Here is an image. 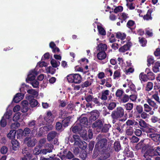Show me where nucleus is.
Instances as JSON below:
<instances>
[{
    "instance_id": "1",
    "label": "nucleus",
    "mask_w": 160,
    "mask_h": 160,
    "mask_svg": "<svg viewBox=\"0 0 160 160\" xmlns=\"http://www.w3.org/2000/svg\"><path fill=\"white\" fill-rule=\"evenodd\" d=\"M112 145V144L110 142H108V140L106 138H103L99 140L95 146L103 152L101 156L103 154L108 153L110 156V154L108 151L111 149Z\"/></svg>"
},
{
    "instance_id": "2",
    "label": "nucleus",
    "mask_w": 160,
    "mask_h": 160,
    "mask_svg": "<svg viewBox=\"0 0 160 160\" xmlns=\"http://www.w3.org/2000/svg\"><path fill=\"white\" fill-rule=\"evenodd\" d=\"M67 78L69 82L76 84L80 83L82 78L81 75L78 73H72L68 75Z\"/></svg>"
},
{
    "instance_id": "3",
    "label": "nucleus",
    "mask_w": 160,
    "mask_h": 160,
    "mask_svg": "<svg viewBox=\"0 0 160 160\" xmlns=\"http://www.w3.org/2000/svg\"><path fill=\"white\" fill-rule=\"evenodd\" d=\"M59 154V155L58 154L57 156H59L62 160L71 159L74 157L72 152L67 149H64L62 152H60Z\"/></svg>"
},
{
    "instance_id": "4",
    "label": "nucleus",
    "mask_w": 160,
    "mask_h": 160,
    "mask_svg": "<svg viewBox=\"0 0 160 160\" xmlns=\"http://www.w3.org/2000/svg\"><path fill=\"white\" fill-rule=\"evenodd\" d=\"M124 110L121 107H117L116 109L112 112L111 116L112 119H119L123 117Z\"/></svg>"
},
{
    "instance_id": "5",
    "label": "nucleus",
    "mask_w": 160,
    "mask_h": 160,
    "mask_svg": "<svg viewBox=\"0 0 160 160\" xmlns=\"http://www.w3.org/2000/svg\"><path fill=\"white\" fill-rule=\"evenodd\" d=\"M104 123V122L102 120L98 119L92 123V126L97 132H99L101 128L103 126Z\"/></svg>"
},
{
    "instance_id": "6",
    "label": "nucleus",
    "mask_w": 160,
    "mask_h": 160,
    "mask_svg": "<svg viewBox=\"0 0 160 160\" xmlns=\"http://www.w3.org/2000/svg\"><path fill=\"white\" fill-rule=\"evenodd\" d=\"M100 115L99 111L97 110L92 111L90 112V116L89 118V123H92V122L97 120Z\"/></svg>"
},
{
    "instance_id": "7",
    "label": "nucleus",
    "mask_w": 160,
    "mask_h": 160,
    "mask_svg": "<svg viewBox=\"0 0 160 160\" xmlns=\"http://www.w3.org/2000/svg\"><path fill=\"white\" fill-rule=\"evenodd\" d=\"M24 142L29 147H34L37 142L36 139L32 138L30 137H26L24 139Z\"/></svg>"
},
{
    "instance_id": "8",
    "label": "nucleus",
    "mask_w": 160,
    "mask_h": 160,
    "mask_svg": "<svg viewBox=\"0 0 160 160\" xmlns=\"http://www.w3.org/2000/svg\"><path fill=\"white\" fill-rule=\"evenodd\" d=\"M38 74V72L35 69L30 71L29 72V74L28 75V77L26 79L27 82H28L29 81H33L35 80L36 76Z\"/></svg>"
},
{
    "instance_id": "9",
    "label": "nucleus",
    "mask_w": 160,
    "mask_h": 160,
    "mask_svg": "<svg viewBox=\"0 0 160 160\" xmlns=\"http://www.w3.org/2000/svg\"><path fill=\"white\" fill-rule=\"evenodd\" d=\"M55 118L51 112L49 110L47 112L46 116L44 117V120L47 122L50 123L52 122Z\"/></svg>"
},
{
    "instance_id": "10",
    "label": "nucleus",
    "mask_w": 160,
    "mask_h": 160,
    "mask_svg": "<svg viewBox=\"0 0 160 160\" xmlns=\"http://www.w3.org/2000/svg\"><path fill=\"white\" fill-rule=\"evenodd\" d=\"M148 136L151 138L152 140L156 142V144L158 145L160 143V135L159 134L153 133L148 134Z\"/></svg>"
},
{
    "instance_id": "11",
    "label": "nucleus",
    "mask_w": 160,
    "mask_h": 160,
    "mask_svg": "<svg viewBox=\"0 0 160 160\" xmlns=\"http://www.w3.org/2000/svg\"><path fill=\"white\" fill-rule=\"evenodd\" d=\"M44 147V148L42 149V152L43 154L45 155L47 153L52 152L54 148V146L51 143H47Z\"/></svg>"
},
{
    "instance_id": "12",
    "label": "nucleus",
    "mask_w": 160,
    "mask_h": 160,
    "mask_svg": "<svg viewBox=\"0 0 160 160\" xmlns=\"http://www.w3.org/2000/svg\"><path fill=\"white\" fill-rule=\"evenodd\" d=\"M126 26L131 30L132 33L136 34V31L134 30L136 26L135 22L134 21L131 20H129L127 23Z\"/></svg>"
},
{
    "instance_id": "13",
    "label": "nucleus",
    "mask_w": 160,
    "mask_h": 160,
    "mask_svg": "<svg viewBox=\"0 0 160 160\" xmlns=\"http://www.w3.org/2000/svg\"><path fill=\"white\" fill-rule=\"evenodd\" d=\"M80 126L82 128L83 127L87 128L88 124V118L86 117H82V116L79 118Z\"/></svg>"
},
{
    "instance_id": "14",
    "label": "nucleus",
    "mask_w": 160,
    "mask_h": 160,
    "mask_svg": "<svg viewBox=\"0 0 160 160\" xmlns=\"http://www.w3.org/2000/svg\"><path fill=\"white\" fill-rule=\"evenodd\" d=\"M27 98L29 101L30 106L32 108L37 106L38 104V101L32 95L28 96Z\"/></svg>"
},
{
    "instance_id": "15",
    "label": "nucleus",
    "mask_w": 160,
    "mask_h": 160,
    "mask_svg": "<svg viewBox=\"0 0 160 160\" xmlns=\"http://www.w3.org/2000/svg\"><path fill=\"white\" fill-rule=\"evenodd\" d=\"M87 143L84 141H82L80 139H79L78 141H76L75 145L78 146L79 148L83 150L85 149L87 147Z\"/></svg>"
},
{
    "instance_id": "16",
    "label": "nucleus",
    "mask_w": 160,
    "mask_h": 160,
    "mask_svg": "<svg viewBox=\"0 0 160 160\" xmlns=\"http://www.w3.org/2000/svg\"><path fill=\"white\" fill-rule=\"evenodd\" d=\"M24 94L21 93H17L14 96L12 101L15 103L19 102L23 98Z\"/></svg>"
},
{
    "instance_id": "17",
    "label": "nucleus",
    "mask_w": 160,
    "mask_h": 160,
    "mask_svg": "<svg viewBox=\"0 0 160 160\" xmlns=\"http://www.w3.org/2000/svg\"><path fill=\"white\" fill-rule=\"evenodd\" d=\"M148 80H153L155 79L154 74L148 68H146L145 71Z\"/></svg>"
},
{
    "instance_id": "18",
    "label": "nucleus",
    "mask_w": 160,
    "mask_h": 160,
    "mask_svg": "<svg viewBox=\"0 0 160 160\" xmlns=\"http://www.w3.org/2000/svg\"><path fill=\"white\" fill-rule=\"evenodd\" d=\"M130 42H128L126 44L120 47L119 49V51L120 52H124L129 50L131 46Z\"/></svg>"
},
{
    "instance_id": "19",
    "label": "nucleus",
    "mask_w": 160,
    "mask_h": 160,
    "mask_svg": "<svg viewBox=\"0 0 160 160\" xmlns=\"http://www.w3.org/2000/svg\"><path fill=\"white\" fill-rule=\"evenodd\" d=\"M103 152L101 150H100L99 148H97L95 146L94 148L92 158H95L99 155V157H100L101 155Z\"/></svg>"
},
{
    "instance_id": "20",
    "label": "nucleus",
    "mask_w": 160,
    "mask_h": 160,
    "mask_svg": "<svg viewBox=\"0 0 160 160\" xmlns=\"http://www.w3.org/2000/svg\"><path fill=\"white\" fill-rule=\"evenodd\" d=\"M72 117L71 116H68L64 118L62 121L63 126L65 128L68 127L71 123V120Z\"/></svg>"
},
{
    "instance_id": "21",
    "label": "nucleus",
    "mask_w": 160,
    "mask_h": 160,
    "mask_svg": "<svg viewBox=\"0 0 160 160\" xmlns=\"http://www.w3.org/2000/svg\"><path fill=\"white\" fill-rule=\"evenodd\" d=\"M12 144V149L14 151L19 150L20 148V144L18 142L16 139L12 140L11 142Z\"/></svg>"
},
{
    "instance_id": "22",
    "label": "nucleus",
    "mask_w": 160,
    "mask_h": 160,
    "mask_svg": "<svg viewBox=\"0 0 160 160\" xmlns=\"http://www.w3.org/2000/svg\"><path fill=\"white\" fill-rule=\"evenodd\" d=\"M57 132L54 131H52L49 132L48 134L47 140L49 141H52L54 139L57 135Z\"/></svg>"
},
{
    "instance_id": "23",
    "label": "nucleus",
    "mask_w": 160,
    "mask_h": 160,
    "mask_svg": "<svg viewBox=\"0 0 160 160\" xmlns=\"http://www.w3.org/2000/svg\"><path fill=\"white\" fill-rule=\"evenodd\" d=\"M49 131V128L47 126L42 127L39 128V133L38 135L39 137L41 136L42 135L44 134Z\"/></svg>"
},
{
    "instance_id": "24",
    "label": "nucleus",
    "mask_w": 160,
    "mask_h": 160,
    "mask_svg": "<svg viewBox=\"0 0 160 160\" xmlns=\"http://www.w3.org/2000/svg\"><path fill=\"white\" fill-rule=\"evenodd\" d=\"M110 91L108 90L103 91L102 92L101 96L100 98L103 101H106L108 99V96L109 95Z\"/></svg>"
},
{
    "instance_id": "25",
    "label": "nucleus",
    "mask_w": 160,
    "mask_h": 160,
    "mask_svg": "<svg viewBox=\"0 0 160 160\" xmlns=\"http://www.w3.org/2000/svg\"><path fill=\"white\" fill-rule=\"evenodd\" d=\"M33 152L34 154L36 155L41 154L44 155L42 152V148H40L37 145L36 146L34 149Z\"/></svg>"
},
{
    "instance_id": "26",
    "label": "nucleus",
    "mask_w": 160,
    "mask_h": 160,
    "mask_svg": "<svg viewBox=\"0 0 160 160\" xmlns=\"http://www.w3.org/2000/svg\"><path fill=\"white\" fill-rule=\"evenodd\" d=\"M111 127V125L109 124H103V126L101 128L100 130V132L107 133L109 131V128Z\"/></svg>"
},
{
    "instance_id": "27",
    "label": "nucleus",
    "mask_w": 160,
    "mask_h": 160,
    "mask_svg": "<svg viewBox=\"0 0 160 160\" xmlns=\"http://www.w3.org/2000/svg\"><path fill=\"white\" fill-rule=\"evenodd\" d=\"M30 150L28 148H25L22 150V153L24 157H26L28 158H30L32 156Z\"/></svg>"
},
{
    "instance_id": "28",
    "label": "nucleus",
    "mask_w": 160,
    "mask_h": 160,
    "mask_svg": "<svg viewBox=\"0 0 160 160\" xmlns=\"http://www.w3.org/2000/svg\"><path fill=\"white\" fill-rule=\"evenodd\" d=\"M106 54L104 51H99L97 54V58L99 60L104 59L106 57Z\"/></svg>"
},
{
    "instance_id": "29",
    "label": "nucleus",
    "mask_w": 160,
    "mask_h": 160,
    "mask_svg": "<svg viewBox=\"0 0 160 160\" xmlns=\"http://www.w3.org/2000/svg\"><path fill=\"white\" fill-rule=\"evenodd\" d=\"M129 16H128V14L125 12H123L122 13V14L120 17H119L118 19L120 20V22L121 23H123L124 22H126V19L127 18H129Z\"/></svg>"
},
{
    "instance_id": "30",
    "label": "nucleus",
    "mask_w": 160,
    "mask_h": 160,
    "mask_svg": "<svg viewBox=\"0 0 160 160\" xmlns=\"http://www.w3.org/2000/svg\"><path fill=\"white\" fill-rule=\"evenodd\" d=\"M97 50L99 51H105L107 49V45L104 43H100L98 46Z\"/></svg>"
},
{
    "instance_id": "31",
    "label": "nucleus",
    "mask_w": 160,
    "mask_h": 160,
    "mask_svg": "<svg viewBox=\"0 0 160 160\" xmlns=\"http://www.w3.org/2000/svg\"><path fill=\"white\" fill-rule=\"evenodd\" d=\"M93 79H91L89 80H87L83 83L81 85V87L82 88H87L91 85L93 81Z\"/></svg>"
},
{
    "instance_id": "32",
    "label": "nucleus",
    "mask_w": 160,
    "mask_h": 160,
    "mask_svg": "<svg viewBox=\"0 0 160 160\" xmlns=\"http://www.w3.org/2000/svg\"><path fill=\"white\" fill-rule=\"evenodd\" d=\"M80 139V137L77 135H74L72 137L69 136L68 138V140L72 143L74 142V144L75 145V142L76 141H78Z\"/></svg>"
},
{
    "instance_id": "33",
    "label": "nucleus",
    "mask_w": 160,
    "mask_h": 160,
    "mask_svg": "<svg viewBox=\"0 0 160 160\" xmlns=\"http://www.w3.org/2000/svg\"><path fill=\"white\" fill-rule=\"evenodd\" d=\"M16 133L17 131L16 130H11L7 134V136L10 139H14L15 138Z\"/></svg>"
},
{
    "instance_id": "34",
    "label": "nucleus",
    "mask_w": 160,
    "mask_h": 160,
    "mask_svg": "<svg viewBox=\"0 0 160 160\" xmlns=\"http://www.w3.org/2000/svg\"><path fill=\"white\" fill-rule=\"evenodd\" d=\"M82 128L78 126L75 125L71 128L72 131L75 133H77V132L80 133L82 132Z\"/></svg>"
},
{
    "instance_id": "35",
    "label": "nucleus",
    "mask_w": 160,
    "mask_h": 160,
    "mask_svg": "<svg viewBox=\"0 0 160 160\" xmlns=\"http://www.w3.org/2000/svg\"><path fill=\"white\" fill-rule=\"evenodd\" d=\"M152 12V10L149 9L148 10L146 15H144L143 17V19L144 20H152V17H151V13Z\"/></svg>"
},
{
    "instance_id": "36",
    "label": "nucleus",
    "mask_w": 160,
    "mask_h": 160,
    "mask_svg": "<svg viewBox=\"0 0 160 160\" xmlns=\"http://www.w3.org/2000/svg\"><path fill=\"white\" fill-rule=\"evenodd\" d=\"M124 154L125 156L128 157L132 158L134 157L133 152L130 151L128 148L124 150Z\"/></svg>"
},
{
    "instance_id": "37",
    "label": "nucleus",
    "mask_w": 160,
    "mask_h": 160,
    "mask_svg": "<svg viewBox=\"0 0 160 160\" xmlns=\"http://www.w3.org/2000/svg\"><path fill=\"white\" fill-rule=\"evenodd\" d=\"M113 149L116 152H118L121 149V147L119 142L116 141L114 143Z\"/></svg>"
},
{
    "instance_id": "38",
    "label": "nucleus",
    "mask_w": 160,
    "mask_h": 160,
    "mask_svg": "<svg viewBox=\"0 0 160 160\" xmlns=\"http://www.w3.org/2000/svg\"><path fill=\"white\" fill-rule=\"evenodd\" d=\"M153 156L148 151H147L143 155V158L142 160H152V158Z\"/></svg>"
},
{
    "instance_id": "39",
    "label": "nucleus",
    "mask_w": 160,
    "mask_h": 160,
    "mask_svg": "<svg viewBox=\"0 0 160 160\" xmlns=\"http://www.w3.org/2000/svg\"><path fill=\"white\" fill-rule=\"evenodd\" d=\"M134 130L132 127H128L126 130V134L128 136H131L133 133Z\"/></svg>"
},
{
    "instance_id": "40",
    "label": "nucleus",
    "mask_w": 160,
    "mask_h": 160,
    "mask_svg": "<svg viewBox=\"0 0 160 160\" xmlns=\"http://www.w3.org/2000/svg\"><path fill=\"white\" fill-rule=\"evenodd\" d=\"M147 102L149 105L154 108H157L158 107V105L151 99L148 98L147 99Z\"/></svg>"
},
{
    "instance_id": "41",
    "label": "nucleus",
    "mask_w": 160,
    "mask_h": 160,
    "mask_svg": "<svg viewBox=\"0 0 160 160\" xmlns=\"http://www.w3.org/2000/svg\"><path fill=\"white\" fill-rule=\"evenodd\" d=\"M36 121L34 120H32L29 121L28 123V126L31 128L35 129L37 127V125L36 123Z\"/></svg>"
},
{
    "instance_id": "42",
    "label": "nucleus",
    "mask_w": 160,
    "mask_h": 160,
    "mask_svg": "<svg viewBox=\"0 0 160 160\" xmlns=\"http://www.w3.org/2000/svg\"><path fill=\"white\" fill-rule=\"evenodd\" d=\"M126 124L128 126H137L138 125V123L134 120H128L126 122Z\"/></svg>"
},
{
    "instance_id": "43",
    "label": "nucleus",
    "mask_w": 160,
    "mask_h": 160,
    "mask_svg": "<svg viewBox=\"0 0 160 160\" xmlns=\"http://www.w3.org/2000/svg\"><path fill=\"white\" fill-rule=\"evenodd\" d=\"M126 37V34L124 33H121L120 32H118L116 33V37L117 38H119L121 40L124 39Z\"/></svg>"
},
{
    "instance_id": "44",
    "label": "nucleus",
    "mask_w": 160,
    "mask_h": 160,
    "mask_svg": "<svg viewBox=\"0 0 160 160\" xmlns=\"http://www.w3.org/2000/svg\"><path fill=\"white\" fill-rule=\"evenodd\" d=\"M129 96L126 94H124L121 98V102L122 103H125L128 101L129 99Z\"/></svg>"
},
{
    "instance_id": "45",
    "label": "nucleus",
    "mask_w": 160,
    "mask_h": 160,
    "mask_svg": "<svg viewBox=\"0 0 160 160\" xmlns=\"http://www.w3.org/2000/svg\"><path fill=\"white\" fill-rule=\"evenodd\" d=\"M27 92L28 93L32 94L34 98L36 97L38 95V92L34 89H29L27 90Z\"/></svg>"
},
{
    "instance_id": "46",
    "label": "nucleus",
    "mask_w": 160,
    "mask_h": 160,
    "mask_svg": "<svg viewBox=\"0 0 160 160\" xmlns=\"http://www.w3.org/2000/svg\"><path fill=\"white\" fill-rule=\"evenodd\" d=\"M160 67V62H157L155 63L154 66L153 67V71L155 73L159 71V67Z\"/></svg>"
},
{
    "instance_id": "47",
    "label": "nucleus",
    "mask_w": 160,
    "mask_h": 160,
    "mask_svg": "<svg viewBox=\"0 0 160 160\" xmlns=\"http://www.w3.org/2000/svg\"><path fill=\"white\" fill-rule=\"evenodd\" d=\"M50 63L52 67L54 68H57L60 65V62H57V61L54 59H52L50 62Z\"/></svg>"
},
{
    "instance_id": "48",
    "label": "nucleus",
    "mask_w": 160,
    "mask_h": 160,
    "mask_svg": "<svg viewBox=\"0 0 160 160\" xmlns=\"http://www.w3.org/2000/svg\"><path fill=\"white\" fill-rule=\"evenodd\" d=\"M139 41L141 46L145 47L147 43V41L146 38L143 37H139Z\"/></svg>"
},
{
    "instance_id": "49",
    "label": "nucleus",
    "mask_w": 160,
    "mask_h": 160,
    "mask_svg": "<svg viewBox=\"0 0 160 160\" xmlns=\"http://www.w3.org/2000/svg\"><path fill=\"white\" fill-rule=\"evenodd\" d=\"M144 131L148 134L152 133L155 132V130L154 129L148 126L144 128Z\"/></svg>"
},
{
    "instance_id": "50",
    "label": "nucleus",
    "mask_w": 160,
    "mask_h": 160,
    "mask_svg": "<svg viewBox=\"0 0 160 160\" xmlns=\"http://www.w3.org/2000/svg\"><path fill=\"white\" fill-rule=\"evenodd\" d=\"M154 58L152 56H148L147 59V62H148L147 66L148 67H149L151 64H153L154 63Z\"/></svg>"
},
{
    "instance_id": "51",
    "label": "nucleus",
    "mask_w": 160,
    "mask_h": 160,
    "mask_svg": "<svg viewBox=\"0 0 160 160\" xmlns=\"http://www.w3.org/2000/svg\"><path fill=\"white\" fill-rule=\"evenodd\" d=\"M139 77L140 80L144 82L147 81L148 80L146 73L144 74V72L141 73L139 75Z\"/></svg>"
},
{
    "instance_id": "52",
    "label": "nucleus",
    "mask_w": 160,
    "mask_h": 160,
    "mask_svg": "<svg viewBox=\"0 0 160 160\" xmlns=\"http://www.w3.org/2000/svg\"><path fill=\"white\" fill-rule=\"evenodd\" d=\"M124 106L125 109L127 111L132 110L133 108V104L131 103H128Z\"/></svg>"
},
{
    "instance_id": "53",
    "label": "nucleus",
    "mask_w": 160,
    "mask_h": 160,
    "mask_svg": "<svg viewBox=\"0 0 160 160\" xmlns=\"http://www.w3.org/2000/svg\"><path fill=\"white\" fill-rule=\"evenodd\" d=\"M46 139L45 138H43L41 139L38 142V145L39 147L42 148V147H44L46 144Z\"/></svg>"
},
{
    "instance_id": "54",
    "label": "nucleus",
    "mask_w": 160,
    "mask_h": 160,
    "mask_svg": "<svg viewBox=\"0 0 160 160\" xmlns=\"http://www.w3.org/2000/svg\"><path fill=\"white\" fill-rule=\"evenodd\" d=\"M97 28L100 34L103 36H104L106 35V32L105 30L102 26L99 25H98Z\"/></svg>"
},
{
    "instance_id": "55",
    "label": "nucleus",
    "mask_w": 160,
    "mask_h": 160,
    "mask_svg": "<svg viewBox=\"0 0 160 160\" xmlns=\"http://www.w3.org/2000/svg\"><path fill=\"white\" fill-rule=\"evenodd\" d=\"M62 123L58 122H57L56 125V130L58 131H62L64 130L62 128Z\"/></svg>"
},
{
    "instance_id": "56",
    "label": "nucleus",
    "mask_w": 160,
    "mask_h": 160,
    "mask_svg": "<svg viewBox=\"0 0 160 160\" xmlns=\"http://www.w3.org/2000/svg\"><path fill=\"white\" fill-rule=\"evenodd\" d=\"M22 129H19L17 131V138H21L24 137V133Z\"/></svg>"
},
{
    "instance_id": "57",
    "label": "nucleus",
    "mask_w": 160,
    "mask_h": 160,
    "mask_svg": "<svg viewBox=\"0 0 160 160\" xmlns=\"http://www.w3.org/2000/svg\"><path fill=\"white\" fill-rule=\"evenodd\" d=\"M124 93L122 89H118L116 92L115 95L117 97L121 98Z\"/></svg>"
},
{
    "instance_id": "58",
    "label": "nucleus",
    "mask_w": 160,
    "mask_h": 160,
    "mask_svg": "<svg viewBox=\"0 0 160 160\" xmlns=\"http://www.w3.org/2000/svg\"><path fill=\"white\" fill-rule=\"evenodd\" d=\"M151 120L152 123L160 122V118L155 115H153L152 116Z\"/></svg>"
},
{
    "instance_id": "59",
    "label": "nucleus",
    "mask_w": 160,
    "mask_h": 160,
    "mask_svg": "<svg viewBox=\"0 0 160 160\" xmlns=\"http://www.w3.org/2000/svg\"><path fill=\"white\" fill-rule=\"evenodd\" d=\"M120 126H121L120 122H119L115 123L114 127L118 132L122 133V132L123 130L120 128Z\"/></svg>"
},
{
    "instance_id": "60",
    "label": "nucleus",
    "mask_w": 160,
    "mask_h": 160,
    "mask_svg": "<svg viewBox=\"0 0 160 160\" xmlns=\"http://www.w3.org/2000/svg\"><path fill=\"white\" fill-rule=\"evenodd\" d=\"M21 115V113L20 112L16 113L13 117V121H16L19 120L20 117Z\"/></svg>"
},
{
    "instance_id": "61",
    "label": "nucleus",
    "mask_w": 160,
    "mask_h": 160,
    "mask_svg": "<svg viewBox=\"0 0 160 160\" xmlns=\"http://www.w3.org/2000/svg\"><path fill=\"white\" fill-rule=\"evenodd\" d=\"M153 83L151 82H148L147 84L146 87L145 88L146 91H149L151 90L153 88Z\"/></svg>"
},
{
    "instance_id": "62",
    "label": "nucleus",
    "mask_w": 160,
    "mask_h": 160,
    "mask_svg": "<svg viewBox=\"0 0 160 160\" xmlns=\"http://www.w3.org/2000/svg\"><path fill=\"white\" fill-rule=\"evenodd\" d=\"M80 157L83 160H85L87 157V154L86 151L84 150L81 152L79 154Z\"/></svg>"
},
{
    "instance_id": "63",
    "label": "nucleus",
    "mask_w": 160,
    "mask_h": 160,
    "mask_svg": "<svg viewBox=\"0 0 160 160\" xmlns=\"http://www.w3.org/2000/svg\"><path fill=\"white\" fill-rule=\"evenodd\" d=\"M85 98L87 102H92L93 96L92 95L89 94L85 97Z\"/></svg>"
},
{
    "instance_id": "64",
    "label": "nucleus",
    "mask_w": 160,
    "mask_h": 160,
    "mask_svg": "<svg viewBox=\"0 0 160 160\" xmlns=\"http://www.w3.org/2000/svg\"><path fill=\"white\" fill-rule=\"evenodd\" d=\"M116 106V104L115 102H111L108 107V108L110 110L113 109Z\"/></svg>"
}]
</instances>
